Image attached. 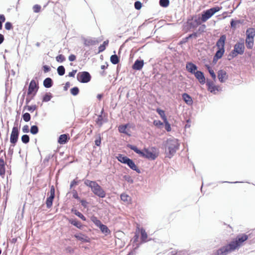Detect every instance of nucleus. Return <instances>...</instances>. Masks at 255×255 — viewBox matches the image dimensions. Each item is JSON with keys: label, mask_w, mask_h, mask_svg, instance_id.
<instances>
[{"label": "nucleus", "mask_w": 255, "mask_h": 255, "mask_svg": "<svg viewBox=\"0 0 255 255\" xmlns=\"http://www.w3.org/2000/svg\"><path fill=\"white\" fill-rule=\"evenodd\" d=\"M139 248L138 245H136V247H135L134 249L131 250L130 252L128 253V254L127 255H136V250Z\"/></svg>", "instance_id": "obj_62"}, {"label": "nucleus", "mask_w": 255, "mask_h": 255, "mask_svg": "<svg viewBox=\"0 0 255 255\" xmlns=\"http://www.w3.org/2000/svg\"><path fill=\"white\" fill-rule=\"evenodd\" d=\"M127 147L130 149L134 151L136 154H138L140 156H141V154H143V150H140L136 146L130 144H128L127 145Z\"/></svg>", "instance_id": "obj_29"}, {"label": "nucleus", "mask_w": 255, "mask_h": 255, "mask_svg": "<svg viewBox=\"0 0 255 255\" xmlns=\"http://www.w3.org/2000/svg\"><path fill=\"white\" fill-rule=\"evenodd\" d=\"M5 21V17L4 14H0V30L2 28V24Z\"/></svg>", "instance_id": "obj_58"}, {"label": "nucleus", "mask_w": 255, "mask_h": 255, "mask_svg": "<svg viewBox=\"0 0 255 255\" xmlns=\"http://www.w3.org/2000/svg\"><path fill=\"white\" fill-rule=\"evenodd\" d=\"M129 198V196L127 194L122 193L121 195V199L124 202H128Z\"/></svg>", "instance_id": "obj_57"}, {"label": "nucleus", "mask_w": 255, "mask_h": 255, "mask_svg": "<svg viewBox=\"0 0 255 255\" xmlns=\"http://www.w3.org/2000/svg\"><path fill=\"white\" fill-rule=\"evenodd\" d=\"M194 18V16H189L188 17L187 21L183 24V30L185 32H187L190 31L191 29H195L197 27L193 21Z\"/></svg>", "instance_id": "obj_10"}, {"label": "nucleus", "mask_w": 255, "mask_h": 255, "mask_svg": "<svg viewBox=\"0 0 255 255\" xmlns=\"http://www.w3.org/2000/svg\"><path fill=\"white\" fill-rule=\"evenodd\" d=\"M71 211L72 213H74L76 216L78 217L79 218H80L81 220H82L84 221H87V218L84 216V215L78 211L77 210H76L75 208H72L71 210Z\"/></svg>", "instance_id": "obj_31"}, {"label": "nucleus", "mask_w": 255, "mask_h": 255, "mask_svg": "<svg viewBox=\"0 0 255 255\" xmlns=\"http://www.w3.org/2000/svg\"><path fill=\"white\" fill-rule=\"evenodd\" d=\"M39 131V128L36 125L31 126L30 128V132L33 134H36Z\"/></svg>", "instance_id": "obj_42"}, {"label": "nucleus", "mask_w": 255, "mask_h": 255, "mask_svg": "<svg viewBox=\"0 0 255 255\" xmlns=\"http://www.w3.org/2000/svg\"><path fill=\"white\" fill-rule=\"evenodd\" d=\"M186 69L188 72L193 74L198 71V67L192 62H188L186 64Z\"/></svg>", "instance_id": "obj_17"}, {"label": "nucleus", "mask_w": 255, "mask_h": 255, "mask_svg": "<svg viewBox=\"0 0 255 255\" xmlns=\"http://www.w3.org/2000/svg\"><path fill=\"white\" fill-rule=\"evenodd\" d=\"M182 98L185 103L188 106L193 105V101L190 95L186 93H184L182 94Z\"/></svg>", "instance_id": "obj_23"}, {"label": "nucleus", "mask_w": 255, "mask_h": 255, "mask_svg": "<svg viewBox=\"0 0 255 255\" xmlns=\"http://www.w3.org/2000/svg\"><path fill=\"white\" fill-rule=\"evenodd\" d=\"M166 156L172 158L179 149L180 143L178 140L173 137L168 138L163 143Z\"/></svg>", "instance_id": "obj_2"}, {"label": "nucleus", "mask_w": 255, "mask_h": 255, "mask_svg": "<svg viewBox=\"0 0 255 255\" xmlns=\"http://www.w3.org/2000/svg\"><path fill=\"white\" fill-rule=\"evenodd\" d=\"M169 0H159V4L160 6L166 8L169 5Z\"/></svg>", "instance_id": "obj_44"}, {"label": "nucleus", "mask_w": 255, "mask_h": 255, "mask_svg": "<svg viewBox=\"0 0 255 255\" xmlns=\"http://www.w3.org/2000/svg\"><path fill=\"white\" fill-rule=\"evenodd\" d=\"M218 78L219 81L223 83L228 78V75L225 71L221 69L218 71Z\"/></svg>", "instance_id": "obj_19"}, {"label": "nucleus", "mask_w": 255, "mask_h": 255, "mask_svg": "<svg viewBox=\"0 0 255 255\" xmlns=\"http://www.w3.org/2000/svg\"><path fill=\"white\" fill-rule=\"evenodd\" d=\"M144 65V61L142 59H136L132 65V68L135 70H140Z\"/></svg>", "instance_id": "obj_21"}, {"label": "nucleus", "mask_w": 255, "mask_h": 255, "mask_svg": "<svg viewBox=\"0 0 255 255\" xmlns=\"http://www.w3.org/2000/svg\"><path fill=\"white\" fill-rule=\"evenodd\" d=\"M225 51V49H218L214 56L220 59L223 57Z\"/></svg>", "instance_id": "obj_40"}, {"label": "nucleus", "mask_w": 255, "mask_h": 255, "mask_svg": "<svg viewBox=\"0 0 255 255\" xmlns=\"http://www.w3.org/2000/svg\"><path fill=\"white\" fill-rule=\"evenodd\" d=\"M4 28L6 30H9L12 28V24L10 22L7 21L4 24Z\"/></svg>", "instance_id": "obj_59"}, {"label": "nucleus", "mask_w": 255, "mask_h": 255, "mask_svg": "<svg viewBox=\"0 0 255 255\" xmlns=\"http://www.w3.org/2000/svg\"><path fill=\"white\" fill-rule=\"evenodd\" d=\"M142 3L139 0L135 1L134 3V8L136 10L140 9L142 7Z\"/></svg>", "instance_id": "obj_55"}, {"label": "nucleus", "mask_w": 255, "mask_h": 255, "mask_svg": "<svg viewBox=\"0 0 255 255\" xmlns=\"http://www.w3.org/2000/svg\"><path fill=\"white\" fill-rule=\"evenodd\" d=\"M139 232L140 233V243H144L150 240V239L147 240V234L143 228H141Z\"/></svg>", "instance_id": "obj_25"}, {"label": "nucleus", "mask_w": 255, "mask_h": 255, "mask_svg": "<svg viewBox=\"0 0 255 255\" xmlns=\"http://www.w3.org/2000/svg\"><path fill=\"white\" fill-rule=\"evenodd\" d=\"M116 158L119 162L127 164L131 170L136 171L137 173H141L140 169L137 167L132 159L121 153L118 154Z\"/></svg>", "instance_id": "obj_3"}, {"label": "nucleus", "mask_w": 255, "mask_h": 255, "mask_svg": "<svg viewBox=\"0 0 255 255\" xmlns=\"http://www.w3.org/2000/svg\"><path fill=\"white\" fill-rule=\"evenodd\" d=\"M245 23L244 19H232L230 21L231 28L235 29L238 24H244Z\"/></svg>", "instance_id": "obj_27"}, {"label": "nucleus", "mask_w": 255, "mask_h": 255, "mask_svg": "<svg viewBox=\"0 0 255 255\" xmlns=\"http://www.w3.org/2000/svg\"><path fill=\"white\" fill-rule=\"evenodd\" d=\"M91 220L97 227L100 229L101 232L105 234L106 236L110 235L111 233V232L108 227L106 225L103 224L97 217L95 216H91Z\"/></svg>", "instance_id": "obj_5"}, {"label": "nucleus", "mask_w": 255, "mask_h": 255, "mask_svg": "<svg viewBox=\"0 0 255 255\" xmlns=\"http://www.w3.org/2000/svg\"><path fill=\"white\" fill-rule=\"evenodd\" d=\"M197 38V33L196 32H193L191 34H189L187 36L183 38L179 42V44H183L185 43H186L189 39L190 38Z\"/></svg>", "instance_id": "obj_26"}, {"label": "nucleus", "mask_w": 255, "mask_h": 255, "mask_svg": "<svg viewBox=\"0 0 255 255\" xmlns=\"http://www.w3.org/2000/svg\"><path fill=\"white\" fill-rule=\"evenodd\" d=\"M109 44V40H107L103 42L102 44H101L98 48V53L103 52L106 48V47Z\"/></svg>", "instance_id": "obj_38"}, {"label": "nucleus", "mask_w": 255, "mask_h": 255, "mask_svg": "<svg viewBox=\"0 0 255 255\" xmlns=\"http://www.w3.org/2000/svg\"><path fill=\"white\" fill-rule=\"evenodd\" d=\"M79 89L77 86L74 87L70 89V93L74 96L78 95L79 93Z\"/></svg>", "instance_id": "obj_46"}, {"label": "nucleus", "mask_w": 255, "mask_h": 255, "mask_svg": "<svg viewBox=\"0 0 255 255\" xmlns=\"http://www.w3.org/2000/svg\"><path fill=\"white\" fill-rule=\"evenodd\" d=\"M193 75H194L195 78L201 84L203 85L206 83V78L204 74L202 71L198 70Z\"/></svg>", "instance_id": "obj_15"}, {"label": "nucleus", "mask_w": 255, "mask_h": 255, "mask_svg": "<svg viewBox=\"0 0 255 255\" xmlns=\"http://www.w3.org/2000/svg\"><path fill=\"white\" fill-rule=\"evenodd\" d=\"M92 191L95 195L101 198H104L106 196V192L98 184L95 186Z\"/></svg>", "instance_id": "obj_13"}, {"label": "nucleus", "mask_w": 255, "mask_h": 255, "mask_svg": "<svg viewBox=\"0 0 255 255\" xmlns=\"http://www.w3.org/2000/svg\"><path fill=\"white\" fill-rule=\"evenodd\" d=\"M226 40V35L225 34L221 35L216 42V45L217 47V49H225Z\"/></svg>", "instance_id": "obj_16"}, {"label": "nucleus", "mask_w": 255, "mask_h": 255, "mask_svg": "<svg viewBox=\"0 0 255 255\" xmlns=\"http://www.w3.org/2000/svg\"><path fill=\"white\" fill-rule=\"evenodd\" d=\"M208 90L211 93H215L216 91H219L218 87L214 84L213 81L207 79L206 82Z\"/></svg>", "instance_id": "obj_18"}, {"label": "nucleus", "mask_w": 255, "mask_h": 255, "mask_svg": "<svg viewBox=\"0 0 255 255\" xmlns=\"http://www.w3.org/2000/svg\"><path fill=\"white\" fill-rule=\"evenodd\" d=\"M245 44L244 42H237L234 46V49L232 50L229 56L232 58L237 57L239 55H243L245 52Z\"/></svg>", "instance_id": "obj_4"}, {"label": "nucleus", "mask_w": 255, "mask_h": 255, "mask_svg": "<svg viewBox=\"0 0 255 255\" xmlns=\"http://www.w3.org/2000/svg\"><path fill=\"white\" fill-rule=\"evenodd\" d=\"M39 89L38 83H36L34 79L31 80L27 91V96H30L32 95V98L36 95Z\"/></svg>", "instance_id": "obj_9"}, {"label": "nucleus", "mask_w": 255, "mask_h": 255, "mask_svg": "<svg viewBox=\"0 0 255 255\" xmlns=\"http://www.w3.org/2000/svg\"><path fill=\"white\" fill-rule=\"evenodd\" d=\"M67 220L70 224L74 226L78 229L81 230L83 228L84 226L77 219H73L70 218L67 219Z\"/></svg>", "instance_id": "obj_24"}, {"label": "nucleus", "mask_w": 255, "mask_h": 255, "mask_svg": "<svg viewBox=\"0 0 255 255\" xmlns=\"http://www.w3.org/2000/svg\"><path fill=\"white\" fill-rule=\"evenodd\" d=\"M206 28V26L205 24H201L198 30L195 32L197 33V37L199 36V34L205 31Z\"/></svg>", "instance_id": "obj_41"}, {"label": "nucleus", "mask_w": 255, "mask_h": 255, "mask_svg": "<svg viewBox=\"0 0 255 255\" xmlns=\"http://www.w3.org/2000/svg\"><path fill=\"white\" fill-rule=\"evenodd\" d=\"M246 34V38L254 39L255 36V29L253 27L247 28Z\"/></svg>", "instance_id": "obj_28"}, {"label": "nucleus", "mask_w": 255, "mask_h": 255, "mask_svg": "<svg viewBox=\"0 0 255 255\" xmlns=\"http://www.w3.org/2000/svg\"><path fill=\"white\" fill-rule=\"evenodd\" d=\"M92 77L87 71L79 72L77 75V80L81 83H87L91 80Z\"/></svg>", "instance_id": "obj_8"}, {"label": "nucleus", "mask_w": 255, "mask_h": 255, "mask_svg": "<svg viewBox=\"0 0 255 255\" xmlns=\"http://www.w3.org/2000/svg\"><path fill=\"white\" fill-rule=\"evenodd\" d=\"M124 178L126 181L129 183H133V180L129 175H124Z\"/></svg>", "instance_id": "obj_61"}, {"label": "nucleus", "mask_w": 255, "mask_h": 255, "mask_svg": "<svg viewBox=\"0 0 255 255\" xmlns=\"http://www.w3.org/2000/svg\"><path fill=\"white\" fill-rule=\"evenodd\" d=\"M70 139L69 134L65 133L60 135L58 138L57 142L60 144H66Z\"/></svg>", "instance_id": "obj_22"}, {"label": "nucleus", "mask_w": 255, "mask_h": 255, "mask_svg": "<svg viewBox=\"0 0 255 255\" xmlns=\"http://www.w3.org/2000/svg\"><path fill=\"white\" fill-rule=\"evenodd\" d=\"M83 40L84 45L86 46L95 45L102 41V39L100 38L93 37L83 38Z\"/></svg>", "instance_id": "obj_12"}, {"label": "nucleus", "mask_w": 255, "mask_h": 255, "mask_svg": "<svg viewBox=\"0 0 255 255\" xmlns=\"http://www.w3.org/2000/svg\"><path fill=\"white\" fill-rule=\"evenodd\" d=\"M53 95L50 92L46 93L42 97V102H48L52 98Z\"/></svg>", "instance_id": "obj_34"}, {"label": "nucleus", "mask_w": 255, "mask_h": 255, "mask_svg": "<svg viewBox=\"0 0 255 255\" xmlns=\"http://www.w3.org/2000/svg\"><path fill=\"white\" fill-rule=\"evenodd\" d=\"M254 44V39L246 38V45L248 49H251L253 48Z\"/></svg>", "instance_id": "obj_36"}, {"label": "nucleus", "mask_w": 255, "mask_h": 255, "mask_svg": "<svg viewBox=\"0 0 255 255\" xmlns=\"http://www.w3.org/2000/svg\"><path fill=\"white\" fill-rule=\"evenodd\" d=\"M163 123L164 124L165 129L166 130V131L168 132L170 131L171 130V125L168 122V120H167L165 121H163Z\"/></svg>", "instance_id": "obj_54"}, {"label": "nucleus", "mask_w": 255, "mask_h": 255, "mask_svg": "<svg viewBox=\"0 0 255 255\" xmlns=\"http://www.w3.org/2000/svg\"><path fill=\"white\" fill-rule=\"evenodd\" d=\"M54 198L55 197L50 195L47 198L46 205L47 208L49 209L52 207Z\"/></svg>", "instance_id": "obj_37"}, {"label": "nucleus", "mask_w": 255, "mask_h": 255, "mask_svg": "<svg viewBox=\"0 0 255 255\" xmlns=\"http://www.w3.org/2000/svg\"><path fill=\"white\" fill-rule=\"evenodd\" d=\"M102 136L100 134H98L96 137V139L94 141L95 144L97 146H100L101 144L102 140Z\"/></svg>", "instance_id": "obj_50"}, {"label": "nucleus", "mask_w": 255, "mask_h": 255, "mask_svg": "<svg viewBox=\"0 0 255 255\" xmlns=\"http://www.w3.org/2000/svg\"><path fill=\"white\" fill-rule=\"evenodd\" d=\"M153 124L155 126L158 128H160V126L163 125L164 123L161 122L160 120H154L153 122Z\"/></svg>", "instance_id": "obj_60"}, {"label": "nucleus", "mask_w": 255, "mask_h": 255, "mask_svg": "<svg viewBox=\"0 0 255 255\" xmlns=\"http://www.w3.org/2000/svg\"><path fill=\"white\" fill-rule=\"evenodd\" d=\"M177 255H189L190 253L188 251L182 250L177 252Z\"/></svg>", "instance_id": "obj_64"}, {"label": "nucleus", "mask_w": 255, "mask_h": 255, "mask_svg": "<svg viewBox=\"0 0 255 255\" xmlns=\"http://www.w3.org/2000/svg\"><path fill=\"white\" fill-rule=\"evenodd\" d=\"M138 239H139V234L138 233H137V232H136L134 233V236L133 237V238L131 239V241L132 242L133 246L134 247V248L135 247H136L137 245H138V246H139V245L141 244V243H138Z\"/></svg>", "instance_id": "obj_33"}, {"label": "nucleus", "mask_w": 255, "mask_h": 255, "mask_svg": "<svg viewBox=\"0 0 255 255\" xmlns=\"http://www.w3.org/2000/svg\"><path fill=\"white\" fill-rule=\"evenodd\" d=\"M73 237L78 241H81L83 243H90L91 241L90 238L82 232H79L74 234Z\"/></svg>", "instance_id": "obj_14"}, {"label": "nucleus", "mask_w": 255, "mask_h": 255, "mask_svg": "<svg viewBox=\"0 0 255 255\" xmlns=\"http://www.w3.org/2000/svg\"><path fill=\"white\" fill-rule=\"evenodd\" d=\"M55 156V154H49L48 155H47L45 158L43 160V164H46V163H47L48 162V161H49V160L52 158H53L54 156Z\"/></svg>", "instance_id": "obj_53"}, {"label": "nucleus", "mask_w": 255, "mask_h": 255, "mask_svg": "<svg viewBox=\"0 0 255 255\" xmlns=\"http://www.w3.org/2000/svg\"><path fill=\"white\" fill-rule=\"evenodd\" d=\"M111 63L114 65L117 64L120 62V58L116 54L112 55L110 57Z\"/></svg>", "instance_id": "obj_39"}, {"label": "nucleus", "mask_w": 255, "mask_h": 255, "mask_svg": "<svg viewBox=\"0 0 255 255\" xmlns=\"http://www.w3.org/2000/svg\"><path fill=\"white\" fill-rule=\"evenodd\" d=\"M84 184L88 187H90L91 189V191L93 189V188L95 187V186L98 184L95 181H91L88 179H86L84 181Z\"/></svg>", "instance_id": "obj_32"}, {"label": "nucleus", "mask_w": 255, "mask_h": 255, "mask_svg": "<svg viewBox=\"0 0 255 255\" xmlns=\"http://www.w3.org/2000/svg\"><path fill=\"white\" fill-rule=\"evenodd\" d=\"M37 107L36 105H31V106H28L27 105H26L25 107H24V108H27V110L30 112L31 113H32L33 112H34L35 110H36Z\"/></svg>", "instance_id": "obj_51"}, {"label": "nucleus", "mask_w": 255, "mask_h": 255, "mask_svg": "<svg viewBox=\"0 0 255 255\" xmlns=\"http://www.w3.org/2000/svg\"><path fill=\"white\" fill-rule=\"evenodd\" d=\"M132 127L129 123L126 124H122L118 127L119 132L121 133H124L128 136H131L130 131L129 128Z\"/></svg>", "instance_id": "obj_11"}, {"label": "nucleus", "mask_w": 255, "mask_h": 255, "mask_svg": "<svg viewBox=\"0 0 255 255\" xmlns=\"http://www.w3.org/2000/svg\"><path fill=\"white\" fill-rule=\"evenodd\" d=\"M57 71L58 74L60 76L64 75L65 73V69L63 65L58 66Z\"/></svg>", "instance_id": "obj_43"}, {"label": "nucleus", "mask_w": 255, "mask_h": 255, "mask_svg": "<svg viewBox=\"0 0 255 255\" xmlns=\"http://www.w3.org/2000/svg\"><path fill=\"white\" fill-rule=\"evenodd\" d=\"M41 6L38 4H35L33 6V10L34 12L38 13L40 11Z\"/></svg>", "instance_id": "obj_63"}, {"label": "nucleus", "mask_w": 255, "mask_h": 255, "mask_svg": "<svg viewBox=\"0 0 255 255\" xmlns=\"http://www.w3.org/2000/svg\"><path fill=\"white\" fill-rule=\"evenodd\" d=\"M191 16H194V18L193 20L194 23L198 27L199 25L201 24V23L203 22L202 21H201V17H197L196 15H193Z\"/></svg>", "instance_id": "obj_45"}, {"label": "nucleus", "mask_w": 255, "mask_h": 255, "mask_svg": "<svg viewBox=\"0 0 255 255\" xmlns=\"http://www.w3.org/2000/svg\"><path fill=\"white\" fill-rule=\"evenodd\" d=\"M252 238V234L248 235L245 234H239L229 244L214 251L213 255H227L228 253L234 251L241 247L243 243L248 239Z\"/></svg>", "instance_id": "obj_1"}, {"label": "nucleus", "mask_w": 255, "mask_h": 255, "mask_svg": "<svg viewBox=\"0 0 255 255\" xmlns=\"http://www.w3.org/2000/svg\"><path fill=\"white\" fill-rule=\"evenodd\" d=\"M22 118L24 122H28L30 121L31 119V115L28 113H25L22 114Z\"/></svg>", "instance_id": "obj_49"}, {"label": "nucleus", "mask_w": 255, "mask_h": 255, "mask_svg": "<svg viewBox=\"0 0 255 255\" xmlns=\"http://www.w3.org/2000/svg\"><path fill=\"white\" fill-rule=\"evenodd\" d=\"M16 124L15 122L10 136V142L13 147L17 143L19 134V128L20 127H18L17 125L16 126Z\"/></svg>", "instance_id": "obj_7"}, {"label": "nucleus", "mask_w": 255, "mask_h": 255, "mask_svg": "<svg viewBox=\"0 0 255 255\" xmlns=\"http://www.w3.org/2000/svg\"><path fill=\"white\" fill-rule=\"evenodd\" d=\"M21 140L22 143L27 144L29 142L30 138L28 134H23L21 136Z\"/></svg>", "instance_id": "obj_48"}, {"label": "nucleus", "mask_w": 255, "mask_h": 255, "mask_svg": "<svg viewBox=\"0 0 255 255\" xmlns=\"http://www.w3.org/2000/svg\"><path fill=\"white\" fill-rule=\"evenodd\" d=\"M43 86L46 88H50L53 85V81L50 77L46 78L43 81Z\"/></svg>", "instance_id": "obj_30"}, {"label": "nucleus", "mask_w": 255, "mask_h": 255, "mask_svg": "<svg viewBox=\"0 0 255 255\" xmlns=\"http://www.w3.org/2000/svg\"><path fill=\"white\" fill-rule=\"evenodd\" d=\"M221 9L222 7H219L218 6H216L210 8V11L212 13L213 15H214L217 12L219 11Z\"/></svg>", "instance_id": "obj_56"}, {"label": "nucleus", "mask_w": 255, "mask_h": 255, "mask_svg": "<svg viewBox=\"0 0 255 255\" xmlns=\"http://www.w3.org/2000/svg\"><path fill=\"white\" fill-rule=\"evenodd\" d=\"M156 148L155 147H152L151 151H150L148 148H144L142 151L143 154H141V157L154 160L158 156V153H156Z\"/></svg>", "instance_id": "obj_6"}, {"label": "nucleus", "mask_w": 255, "mask_h": 255, "mask_svg": "<svg viewBox=\"0 0 255 255\" xmlns=\"http://www.w3.org/2000/svg\"><path fill=\"white\" fill-rule=\"evenodd\" d=\"M156 111L160 116V118L163 120V121H165L167 120L164 110L160 108H157Z\"/></svg>", "instance_id": "obj_35"}, {"label": "nucleus", "mask_w": 255, "mask_h": 255, "mask_svg": "<svg viewBox=\"0 0 255 255\" xmlns=\"http://www.w3.org/2000/svg\"><path fill=\"white\" fill-rule=\"evenodd\" d=\"M65 59V57L63 54H59L56 57V61L59 63L63 62Z\"/></svg>", "instance_id": "obj_52"}, {"label": "nucleus", "mask_w": 255, "mask_h": 255, "mask_svg": "<svg viewBox=\"0 0 255 255\" xmlns=\"http://www.w3.org/2000/svg\"><path fill=\"white\" fill-rule=\"evenodd\" d=\"M103 112V110L101 112V114H102ZM103 117L102 115V114L98 116V118L96 120V122L97 124H98L100 127H101L103 125Z\"/></svg>", "instance_id": "obj_47"}, {"label": "nucleus", "mask_w": 255, "mask_h": 255, "mask_svg": "<svg viewBox=\"0 0 255 255\" xmlns=\"http://www.w3.org/2000/svg\"><path fill=\"white\" fill-rule=\"evenodd\" d=\"M213 14L210 9L205 10L202 12L201 19L202 22H206L213 16Z\"/></svg>", "instance_id": "obj_20"}]
</instances>
